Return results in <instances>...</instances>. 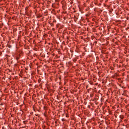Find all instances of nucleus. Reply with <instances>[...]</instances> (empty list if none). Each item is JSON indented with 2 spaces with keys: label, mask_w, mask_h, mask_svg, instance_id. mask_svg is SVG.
<instances>
[{
  "label": "nucleus",
  "mask_w": 129,
  "mask_h": 129,
  "mask_svg": "<svg viewBox=\"0 0 129 129\" xmlns=\"http://www.w3.org/2000/svg\"><path fill=\"white\" fill-rule=\"evenodd\" d=\"M19 59H20V57H16V60L18 61V60H19Z\"/></svg>",
  "instance_id": "1"
},
{
  "label": "nucleus",
  "mask_w": 129,
  "mask_h": 129,
  "mask_svg": "<svg viewBox=\"0 0 129 129\" xmlns=\"http://www.w3.org/2000/svg\"><path fill=\"white\" fill-rule=\"evenodd\" d=\"M120 118H123V116H120Z\"/></svg>",
  "instance_id": "2"
},
{
  "label": "nucleus",
  "mask_w": 129,
  "mask_h": 129,
  "mask_svg": "<svg viewBox=\"0 0 129 129\" xmlns=\"http://www.w3.org/2000/svg\"><path fill=\"white\" fill-rule=\"evenodd\" d=\"M9 48H11V45L8 46Z\"/></svg>",
  "instance_id": "3"
}]
</instances>
